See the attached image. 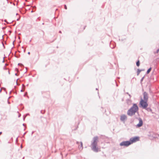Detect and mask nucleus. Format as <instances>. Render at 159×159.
Wrapping results in <instances>:
<instances>
[{"mask_svg": "<svg viewBox=\"0 0 159 159\" xmlns=\"http://www.w3.org/2000/svg\"><path fill=\"white\" fill-rule=\"evenodd\" d=\"M1 92H2V90H1V89L0 90V93H1Z\"/></svg>", "mask_w": 159, "mask_h": 159, "instance_id": "nucleus-43", "label": "nucleus"}, {"mask_svg": "<svg viewBox=\"0 0 159 159\" xmlns=\"http://www.w3.org/2000/svg\"><path fill=\"white\" fill-rule=\"evenodd\" d=\"M40 17H39L37 19L38 20H40Z\"/></svg>", "mask_w": 159, "mask_h": 159, "instance_id": "nucleus-25", "label": "nucleus"}, {"mask_svg": "<svg viewBox=\"0 0 159 159\" xmlns=\"http://www.w3.org/2000/svg\"><path fill=\"white\" fill-rule=\"evenodd\" d=\"M24 157H23V159H24Z\"/></svg>", "mask_w": 159, "mask_h": 159, "instance_id": "nucleus-48", "label": "nucleus"}, {"mask_svg": "<svg viewBox=\"0 0 159 159\" xmlns=\"http://www.w3.org/2000/svg\"><path fill=\"white\" fill-rule=\"evenodd\" d=\"M115 83H116V86H118V85L116 83V82L115 80Z\"/></svg>", "mask_w": 159, "mask_h": 159, "instance_id": "nucleus-24", "label": "nucleus"}, {"mask_svg": "<svg viewBox=\"0 0 159 159\" xmlns=\"http://www.w3.org/2000/svg\"><path fill=\"white\" fill-rule=\"evenodd\" d=\"M98 94H99V92H98Z\"/></svg>", "mask_w": 159, "mask_h": 159, "instance_id": "nucleus-53", "label": "nucleus"}, {"mask_svg": "<svg viewBox=\"0 0 159 159\" xmlns=\"http://www.w3.org/2000/svg\"><path fill=\"white\" fill-rule=\"evenodd\" d=\"M96 90H98V89L97 88L96 89Z\"/></svg>", "mask_w": 159, "mask_h": 159, "instance_id": "nucleus-38", "label": "nucleus"}, {"mask_svg": "<svg viewBox=\"0 0 159 159\" xmlns=\"http://www.w3.org/2000/svg\"><path fill=\"white\" fill-rule=\"evenodd\" d=\"M20 63H18V65H20Z\"/></svg>", "mask_w": 159, "mask_h": 159, "instance_id": "nucleus-49", "label": "nucleus"}, {"mask_svg": "<svg viewBox=\"0 0 159 159\" xmlns=\"http://www.w3.org/2000/svg\"><path fill=\"white\" fill-rule=\"evenodd\" d=\"M40 113L42 114H44L45 113V110H41L40 111Z\"/></svg>", "mask_w": 159, "mask_h": 159, "instance_id": "nucleus-16", "label": "nucleus"}, {"mask_svg": "<svg viewBox=\"0 0 159 159\" xmlns=\"http://www.w3.org/2000/svg\"><path fill=\"white\" fill-rule=\"evenodd\" d=\"M34 131H33L32 132V133H31V135L32 136L33 134L34 133Z\"/></svg>", "mask_w": 159, "mask_h": 159, "instance_id": "nucleus-23", "label": "nucleus"}, {"mask_svg": "<svg viewBox=\"0 0 159 159\" xmlns=\"http://www.w3.org/2000/svg\"><path fill=\"white\" fill-rule=\"evenodd\" d=\"M148 101H147L143 100V99L141 98L139 104V107L143 109L146 108V107L148 106Z\"/></svg>", "mask_w": 159, "mask_h": 159, "instance_id": "nucleus-3", "label": "nucleus"}, {"mask_svg": "<svg viewBox=\"0 0 159 159\" xmlns=\"http://www.w3.org/2000/svg\"><path fill=\"white\" fill-rule=\"evenodd\" d=\"M3 69L4 70H6V69H6V67H5V66L3 67Z\"/></svg>", "mask_w": 159, "mask_h": 159, "instance_id": "nucleus-19", "label": "nucleus"}, {"mask_svg": "<svg viewBox=\"0 0 159 159\" xmlns=\"http://www.w3.org/2000/svg\"><path fill=\"white\" fill-rule=\"evenodd\" d=\"M7 1H8V0H7Z\"/></svg>", "mask_w": 159, "mask_h": 159, "instance_id": "nucleus-58", "label": "nucleus"}, {"mask_svg": "<svg viewBox=\"0 0 159 159\" xmlns=\"http://www.w3.org/2000/svg\"><path fill=\"white\" fill-rule=\"evenodd\" d=\"M64 9H65L66 10L67 9V7L66 5V4H64Z\"/></svg>", "mask_w": 159, "mask_h": 159, "instance_id": "nucleus-18", "label": "nucleus"}, {"mask_svg": "<svg viewBox=\"0 0 159 159\" xmlns=\"http://www.w3.org/2000/svg\"><path fill=\"white\" fill-rule=\"evenodd\" d=\"M144 109L146 110L148 112H151L152 114H153L154 113V112H153L152 111V110L151 108V107H147L145 109Z\"/></svg>", "mask_w": 159, "mask_h": 159, "instance_id": "nucleus-10", "label": "nucleus"}, {"mask_svg": "<svg viewBox=\"0 0 159 159\" xmlns=\"http://www.w3.org/2000/svg\"><path fill=\"white\" fill-rule=\"evenodd\" d=\"M80 145L79 146L78 148L79 150H82L83 149V143L82 142H80Z\"/></svg>", "mask_w": 159, "mask_h": 159, "instance_id": "nucleus-11", "label": "nucleus"}, {"mask_svg": "<svg viewBox=\"0 0 159 159\" xmlns=\"http://www.w3.org/2000/svg\"><path fill=\"white\" fill-rule=\"evenodd\" d=\"M2 133V132H0V135Z\"/></svg>", "mask_w": 159, "mask_h": 159, "instance_id": "nucleus-37", "label": "nucleus"}, {"mask_svg": "<svg viewBox=\"0 0 159 159\" xmlns=\"http://www.w3.org/2000/svg\"><path fill=\"white\" fill-rule=\"evenodd\" d=\"M21 148H22V145H21Z\"/></svg>", "mask_w": 159, "mask_h": 159, "instance_id": "nucleus-50", "label": "nucleus"}, {"mask_svg": "<svg viewBox=\"0 0 159 159\" xmlns=\"http://www.w3.org/2000/svg\"><path fill=\"white\" fill-rule=\"evenodd\" d=\"M127 119V117L125 115H122L120 117V120L122 121H124Z\"/></svg>", "mask_w": 159, "mask_h": 159, "instance_id": "nucleus-9", "label": "nucleus"}, {"mask_svg": "<svg viewBox=\"0 0 159 159\" xmlns=\"http://www.w3.org/2000/svg\"><path fill=\"white\" fill-rule=\"evenodd\" d=\"M19 79H17V80H16V84H17V80Z\"/></svg>", "mask_w": 159, "mask_h": 159, "instance_id": "nucleus-42", "label": "nucleus"}, {"mask_svg": "<svg viewBox=\"0 0 159 159\" xmlns=\"http://www.w3.org/2000/svg\"><path fill=\"white\" fill-rule=\"evenodd\" d=\"M2 45H3V47H4V48H5V46H4V45L3 43H2Z\"/></svg>", "mask_w": 159, "mask_h": 159, "instance_id": "nucleus-29", "label": "nucleus"}, {"mask_svg": "<svg viewBox=\"0 0 159 159\" xmlns=\"http://www.w3.org/2000/svg\"><path fill=\"white\" fill-rule=\"evenodd\" d=\"M13 45H14V42H13Z\"/></svg>", "mask_w": 159, "mask_h": 159, "instance_id": "nucleus-51", "label": "nucleus"}, {"mask_svg": "<svg viewBox=\"0 0 159 159\" xmlns=\"http://www.w3.org/2000/svg\"><path fill=\"white\" fill-rule=\"evenodd\" d=\"M98 136H96L94 137L92 141L91 144L92 150L94 152H97L98 151V148L97 147L98 143Z\"/></svg>", "mask_w": 159, "mask_h": 159, "instance_id": "nucleus-2", "label": "nucleus"}, {"mask_svg": "<svg viewBox=\"0 0 159 159\" xmlns=\"http://www.w3.org/2000/svg\"><path fill=\"white\" fill-rule=\"evenodd\" d=\"M136 65L137 66L139 67L140 65V62L139 59H138L136 62Z\"/></svg>", "mask_w": 159, "mask_h": 159, "instance_id": "nucleus-13", "label": "nucleus"}, {"mask_svg": "<svg viewBox=\"0 0 159 159\" xmlns=\"http://www.w3.org/2000/svg\"><path fill=\"white\" fill-rule=\"evenodd\" d=\"M19 20V18H18V19H17V21H18V20Z\"/></svg>", "mask_w": 159, "mask_h": 159, "instance_id": "nucleus-45", "label": "nucleus"}, {"mask_svg": "<svg viewBox=\"0 0 159 159\" xmlns=\"http://www.w3.org/2000/svg\"><path fill=\"white\" fill-rule=\"evenodd\" d=\"M26 133H27V132H25V133L24 134H23V136L25 135L26 134Z\"/></svg>", "mask_w": 159, "mask_h": 159, "instance_id": "nucleus-28", "label": "nucleus"}, {"mask_svg": "<svg viewBox=\"0 0 159 159\" xmlns=\"http://www.w3.org/2000/svg\"><path fill=\"white\" fill-rule=\"evenodd\" d=\"M127 101H130V100L129 99H128L127 100Z\"/></svg>", "mask_w": 159, "mask_h": 159, "instance_id": "nucleus-44", "label": "nucleus"}, {"mask_svg": "<svg viewBox=\"0 0 159 159\" xmlns=\"http://www.w3.org/2000/svg\"><path fill=\"white\" fill-rule=\"evenodd\" d=\"M42 24H43H43H44V23H43Z\"/></svg>", "mask_w": 159, "mask_h": 159, "instance_id": "nucleus-55", "label": "nucleus"}, {"mask_svg": "<svg viewBox=\"0 0 159 159\" xmlns=\"http://www.w3.org/2000/svg\"><path fill=\"white\" fill-rule=\"evenodd\" d=\"M23 126H25V124H24V123H23Z\"/></svg>", "mask_w": 159, "mask_h": 159, "instance_id": "nucleus-41", "label": "nucleus"}, {"mask_svg": "<svg viewBox=\"0 0 159 159\" xmlns=\"http://www.w3.org/2000/svg\"><path fill=\"white\" fill-rule=\"evenodd\" d=\"M59 33H61V34L62 33L61 31V30L59 31Z\"/></svg>", "mask_w": 159, "mask_h": 159, "instance_id": "nucleus-27", "label": "nucleus"}, {"mask_svg": "<svg viewBox=\"0 0 159 159\" xmlns=\"http://www.w3.org/2000/svg\"><path fill=\"white\" fill-rule=\"evenodd\" d=\"M140 70H141V71H143L144 70V69H141Z\"/></svg>", "mask_w": 159, "mask_h": 159, "instance_id": "nucleus-40", "label": "nucleus"}, {"mask_svg": "<svg viewBox=\"0 0 159 159\" xmlns=\"http://www.w3.org/2000/svg\"><path fill=\"white\" fill-rule=\"evenodd\" d=\"M159 52V48H158L156 51V52L155 53V54L156 53H158Z\"/></svg>", "mask_w": 159, "mask_h": 159, "instance_id": "nucleus-17", "label": "nucleus"}, {"mask_svg": "<svg viewBox=\"0 0 159 159\" xmlns=\"http://www.w3.org/2000/svg\"><path fill=\"white\" fill-rule=\"evenodd\" d=\"M31 12H33V11H32H32H31Z\"/></svg>", "mask_w": 159, "mask_h": 159, "instance_id": "nucleus-47", "label": "nucleus"}, {"mask_svg": "<svg viewBox=\"0 0 159 159\" xmlns=\"http://www.w3.org/2000/svg\"><path fill=\"white\" fill-rule=\"evenodd\" d=\"M141 71V70H140V69H137V75H138L139 74H140V72Z\"/></svg>", "mask_w": 159, "mask_h": 159, "instance_id": "nucleus-14", "label": "nucleus"}, {"mask_svg": "<svg viewBox=\"0 0 159 159\" xmlns=\"http://www.w3.org/2000/svg\"><path fill=\"white\" fill-rule=\"evenodd\" d=\"M130 145H131V144L129 140V141H123L120 144V146H124L126 147H127Z\"/></svg>", "mask_w": 159, "mask_h": 159, "instance_id": "nucleus-5", "label": "nucleus"}, {"mask_svg": "<svg viewBox=\"0 0 159 159\" xmlns=\"http://www.w3.org/2000/svg\"><path fill=\"white\" fill-rule=\"evenodd\" d=\"M143 100L148 101V94L146 92H144L143 93Z\"/></svg>", "mask_w": 159, "mask_h": 159, "instance_id": "nucleus-7", "label": "nucleus"}, {"mask_svg": "<svg viewBox=\"0 0 159 159\" xmlns=\"http://www.w3.org/2000/svg\"><path fill=\"white\" fill-rule=\"evenodd\" d=\"M139 121V123L136 125V127L137 128H139L141 127L143 124V122L142 119L139 117L137 118Z\"/></svg>", "mask_w": 159, "mask_h": 159, "instance_id": "nucleus-6", "label": "nucleus"}, {"mask_svg": "<svg viewBox=\"0 0 159 159\" xmlns=\"http://www.w3.org/2000/svg\"><path fill=\"white\" fill-rule=\"evenodd\" d=\"M140 138L139 136H135L132 137L129 139L131 144L139 140Z\"/></svg>", "mask_w": 159, "mask_h": 159, "instance_id": "nucleus-4", "label": "nucleus"}, {"mask_svg": "<svg viewBox=\"0 0 159 159\" xmlns=\"http://www.w3.org/2000/svg\"><path fill=\"white\" fill-rule=\"evenodd\" d=\"M19 57H20V55H18V56H16V57H17V58H19Z\"/></svg>", "mask_w": 159, "mask_h": 159, "instance_id": "nucleus-22", "label": "nucleus"}, {"mask_svg": "<svg viewBox=\"0 0 159 159\" xmlns=\"http://www.w3.org/2000/svg\"><path fill=\"white\" fill-rule=\"evenodd\" d=\"M128 95H129V98H131V95H130L129 94H128Z\"/></svg>", "mask_w": 159, "mask_h": 159, "instance_id": "nucleus-26", "label": "nucleus"}, {"mask_svg": "<svg viewBox=\"0 0 159 159\" xmlns=\"http://www.w3.org/2000/svg\"><path fill=\"white\" fill-rule=\"evenodd\" d=\"M79 142H78V141H77V142H76V143H77V144H79Z\"/></svg>", "mask_w": 159, "mask_h": 159, "instance_id": "nucleus-30", "label": "nucleus"}, {"mask_svg": "<svg viewBox=\"0 0 159 159\" xmlns=\"http://www.w3.org/2000/svg\"><path fill=\"white\" fill-rule=\"evenodd\" d=\"M152 69V68L151 67H150L147 70L146 72V74H148L151 71Z\"/></svg>", "mask_w": 159, "mask_h": 159, "instance_id": "nucleus-12", "label": "nucleus"}, {"mask_svg": "<svg viewBox=\"0 0 159 159\" xmlns=\"http://www.w3.org/2000/svg\"><path fill=\"white\" fill-rule=\"evenodd\" d=\"M4 57L3 58V60L2 61V62H4Z\"/></svg>", "mask_w": 159, "mask_h": 159, "instance_id": "nucleus-33", "label": "nucleus"}, {"mask_svg": "<svg viewBox=\"0 0 159 159\" xmlns=\"http://www.w3.org/2000/svg\"><path fill=\"white\" fill-rule=\"evenodd\" d=\"M28 54L30 55V52H28Z\"/></svg>", "mask_w": 159, "mask_h": 159, "instance_id": "nucleus-35", "label": "nucleus"}, {"mask_svg": "<svg viewBox=\"0 0 159 159\" xmlns=\"http://www.w3.org/2000/svg\"><path fill=\"white\" fill-rule=\"evenodd\" d=\"M145 77V76H143V77L140 80V83H141L142 81H143L144 78Z\"/></svg>", "mask_w": 159, "mask_h": 159, "instance_id": "nucleus-15", "label": "nucleus"}, {"mask_svg": "<svg viewBox=\"0 0 159 159\" xmlns=\"http://www.w3.org/2000/svg\"><path fill=\"white\" fill-rule=\"evenodd\" d=\"M22 85L23 87H25V86L23 84H22Z\"/></svg>", "mask_w": 159, "mask_h": 159, "instance_id": "nucleus-21", "label": "nucleus"}, {"mask_svg": "<svg viewBox=\"0 0 159 159\" xmlns=\"http://www.w3.org/2000/svg\"><path fill=\"white\" fill-rule=\"evenodd\" d=\"M116 46V44L115 42L113 41H111L110 42V48L113 49L115 48Z\"/></svg>", "mask_w": 159, "mask_h": 159, "instance_id": "nucleus-8", "label": "nucleus"}, {"mask_svg": "<svg viewBox=\"0 0 159 159\" xmlns=\"http://www.w3.org/2000/svg\"><path fill=\"white\" fill-rule=\"evenodd\" d=\"M4 21L5 22H6V23H7V20L6 19H5V20H4Z\"/></svg>", "mask_w": 159, "mask_h": 159, "instance_id": "nucleus-20", "label": "nucleus"}, {"mask_svg": "<svg viewBox=\"0 0 159 159\" xmlns=\"http://www.w3.org/2000/svg\"><path fill=\"white\" fill-rule=\"evenodd\" d=\"M25 117L24 116L23 117V120H25Z\"/></svg>", "mask_w": 159, "mask_h": 159, "instance_id": "nucleus-31", "label": "nucleus"}, {"mask_svg": "<svg viewBox=\"0 0 159 159\" xmlns=\"http://www.w3.org/2000/svg\"><path fill=\"white\" fill-rule=\"evenodd\" d=\"M20 92H23V89H21V90H20Z\"/></svg>", "mask_w": 159, "mask_h": 159, "instance_id": "nucleus-36", "label": "nucleus"}, {"mask_svg": "<svg viewBox=\"0 0 159 159\" xmlns=\"http://www.w3.org/2000/svg\"><path fill=\"white\" fill-rule=\"evenodd\" d=\"M139 108L136 103H133V106L127 111V114L129 116H132L137 113L139 114Z\"/></svg>", "mask_w": 159, "mask_h": 159, "instance_id": "nucleus-1", "label": "nucleus"}, {"mask_svg": "<svg viewBox=\"0 0 159 159\" xmlns=\"http://www.w3.org/2000/svg\"><path fill=\"white\" fill-rule=\"evenodd\" d=\"M20 116H21V115H20V114L19 115H18V117H20Z\"/></svg>", "mask_w": 159, "mask_h": 159, "instance_id": "nucleus-32", "label": "nucleus"}, {"mask_svg": "<svg viewBox=\"0 0 159 159\" xmlns=\"http://www.w3.org/2000/svg\"><path fill=\"white\" fill-rule=\"evenodd\" d=\"M15 75H16V76H17V73H16L15 74Z\"/></svg>", "mask_w": 159, "mask_h": 159, "instance_id": "nucleus-34", "label": "nucleus"}, {"mask_svg": "<svg viewBox=\"0 0 159 159\" xmlns=\"http://www.w3.org/2000/svg\"><path fill=\"white\" fill-rule=\"evenodd\" d=\"M24 52H25V50H24Z\"/></svg>", "mask_w": 159, "mask_h": 159, "instance_id": "nucleus-54", "label": "nucleus"}, {"mask_svg": "<svg viewBox=\"0 0 159 159\" xmlns=\"http://www.w3.org/2000/svg\"><path fill=\"white\" fill-rule=\"evenodd\" d=\"M28 84H27V86H28Z\"/></svg>", "mask_w": 159, "mask_h": 159, "instance_id": "nucleus-52", "label": "nucleus"}, {"mask_svg": "<svg viewBox=\"0 0 159 159\" xmlns=\"http://www.w3.org/2000/svg\"><path fill=\"white\" fill-rule=\"evenodd\" d=\"M8 143H10V142H8Z\"/></svg>", "mask_w": 159, "mask_h": 159, "instance_id": "nucleus-57", "label": "nucleus"}, {"mask_svg": "<svg viewBox=\"0 0 159 159\" xmlns=\"http://www.w3.org/2000/svg\"><path fill=\"white\" fill-rule=\"evenodd\" d=\"M31 41V40H30V42Z\"/></svg>", "mask_w": 159, "mask_h": 159, "instance_id": "nucleus-56", "label": "nucleus"}, {"mask_svg": "<svg viewBox=\"0 0 159 159\" xmlns=\"http://www.w3.org/2000/svg\"><path fill=\"white\" fill-rule=\"evenodd\" d=\"M126 94H128V95L129 94V93L128 92H126Z\"/></svg>", "mask_w": 159, "mask_h": 159, "instance_id": "nucleus-39", "label": "nucleus"}, {"mask_svg": "<svg viewBox=\"0 0 159 159\" xmlns=\"http://www.w3.org/2000/svg\"><path fill=\"white\" fill-rule=\"evenodd\" d=\"M8 73H9V74H10V73L9 71H8Z\"/></svg>", "mask_w": 159, "mask_h": 159, "instance_id": "nucleus-46", "label": "nucleus"}]
</instances>
